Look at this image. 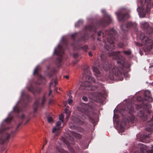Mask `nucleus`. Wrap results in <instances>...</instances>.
I'll use <instances>...</instances> for the list:
<instances>
[{
  "mask_svg": "<svg viewBox=\"0 0 153 153\" xmlns=\"http://www.w3.org/2000/svg\"><path fill=\"white\" fill-rule=\"evenodd\" d=\"M120 53L119 51H114L108 54L109 56H113L114 59H118L117 62V67L114 66L113 63L109 62L108 57H106L104 54H102L101 63L96 62L95 66L93 67V71L95 76L98 77L100 75V72L98 69V67L100 70L103 69L105 71L109 70L110 74L109 77L111 79H114V76H115L120 78V80H122L123 79V74L126 78H128V74L125 71L126 70L128 71V69L130 66V64L126 61L124 57L120 55Z\"/></svg>",
  "mask_w": 153,
  "mask_h": 153,
  "instance_id": "nucleus-1",
  "label": "nucleus"
},
{
  "mask_svg": "<svg viewBox=\"0 0 153 153\" xmlns=\"http://www.w3.org/2000/svg\"><path fill=\"white\" fill-rule=\"evenodd\" d=\"M102 34L103 37V40L104 42H105V39H106L108 44H107L104 46V48L105 51V53L103 54L108 57L107 56H108V53H111V51L113 50L115 47L114 45V42L116 40L117 38V34L116 31L113 28L109 29L104 31H100L98 32L97 35L98 36H100Z\"/></svg>",
  "mask_w": 153,
  "mask_h": 153,
  "instance_id": "nucleus-2",
  "label": "nucleus"
},
{
  "mask_svg": "<svg viewBox=\"0 0 153 153\" xmlns=\"http://www.w3.org/2000/svg\"><path fill=\"white\" fill-rule=\"evenodd\" d=\"M83 76L85 77L86 79L88 81H85L82 83L80 85L79 89L82 90H88L91 91H95L97 89L98 87L92 85L90 82H91L94 83H96L94 78L91 77V74L89 70V67L86 66L83 69Z\"/></svg>",
  "mask_w": 153,
  "mask_h": 153,
  "instance_id": "nucleus-3",
  "label": "nucleus"
},
{
  "mask_svg": "<svg viewBox=\"0 0 153 153\" xmlns=\"http://www.w3.org/2000/svg\"><path fill=\"white\" fill-rule=\"evenodd\" d=\"M134 104L131 102L127 105V110L126 108L120 110V113L123 116L122 122L124 126L128 123H134Z\"/></svg>",
  "mask_w": 153,
  "mask_h": 153,
  "instance_id": "nucleus-4",
  "label": "nucleus"
},
{
  "mask_svg": "<svg viewBox=\"0 0 153 153\" xmlns=\"http://www.w3.org/2000/svg\"><path fill=\"white\" fill-rule=\"evenodd\" d=\"M68 48V42L66 41H63V45H58L57 49H55L54 51V53L58 55L59 57L56 59V62L60 64L62 62V56L64 52V48L66 49Z\"/></svg>",
  "mask_w": 153,
  "mask_h": 153,
  "instance_id": "nucleus-5",
  "label": "nucleus"
},
{
  "mask_svg": "<svg viewBox=\"0 0 153 153\" xmlns=\"http://www.w3.org/2000/svg\"><path fill=\"white\" fill-rule=\"evenodd\" d=\"M2 126V128H0V143L3 144L4 142L8 140L10 137V135L5 133L4 131L9 128H6L3 124L1 125Z\"/></svg>",
  "mask_w": 153,
  "mask_h": 153,
  "instance_id": "nucleus-6",
  "label": "nucleus"
},
{
  "mask_svg": "<svg viewBox=\"0 0 153 153\" xmlns=\"http://www.w3.org/2000/svg\"><path fill=\"white\" fill-rule=\"evenodd\" d=\"M137 115L141 117V119L143 121L147 120L150 116L152 115L151 120L153 121V112L149 110H146L143 111H140L138 112Z\"/></svg>",
  "mask_w": 153,
  "mask_h": 153,
  "instance_id": "nucleus-7",
  "label": "nucleus"
},
{
  "mask_svg": "<svg viewBox=\"0 0 153 153\" xmlns=\"http://www.w3.org/2000/svg\"><path fill=\"white\" fill-rule=\"evenodd\" d=\"M116 14L118 19L120 21L124 22L129 17V15L126 10H123L116 12Z\"/></svg>",
  "mask_w": 153,
  "mask_h": 153,
  "instance_id": "nucleus-8",
  "label": "nucleus"
},
{
  "mask_svg": "<svg viewBox=\"0 0 153 153\" xmlns=\"http://www.w3.org/2000/svg\"><path fill=\"white\" fill-rule=\"evenodd\" d=\"M65 139H63V141L67 144L69 150L71 152H74V150L72 147L70 146V144H74V139L73 137L70 135H68Z\"/></svg>",
  "mask_w": 153,
  "mask_h": 153,
  "instance_id": "nucleus-9",
  "label": "nucleus"
},
{
  "mask_svg": "<svg viewBox=\"0 0 153 153\" xmlns=\"http://www.w3.org/2000/svg\"><path fill=\"white\" fill-rule=\"evenodd\" d=\"M112 21L111 17L109 15H106L98 22V24L102 26H105L110 23Z\"/></svg>",
  "mask_w": 153,
  "mask_h": 153,
  "instance_id": "nucleus-10",
  "label": "nucleus"
},
{
  "mask_svg": "<svg viewBox=\"0 0 153 153\" xmlns=\"http://www.w3.org/2000/svg\"><path fill=\"white\" fill-rule=\"evenodd\" d=\"M40 98L36 99L33 105V108L34 109V112H36L37 110L38 105H40L42 108L43 107L46 101V98L45 96H44L42 100L41 103L39 102Z\"/></svg>",
  "mask_w": 153,
  "mask_h": 153,
  "instance_id": "nucleus-11",
  "label": "nucleus"
},
{
  "mask_svg": "<svg viewBox=\"0 0 153 153\" xmlns=\"http://www.w3.org/2000/svg\"><path fill=\"white\" fill-rule=\"evenodd\" d=\"M78 109L84 114L88 115V113L92 110V108L87 104L83 103L82 104L81 107L78 108Z\"/></svg>",
  "mask_w": 153,
  "mask_h": 153,
  "instance_id": "nucleus-12",
  "label": "nucleus"
},
{
  "mask_svg": "<svg viewBox=\"0 0 153 153\" xmlns=\"http://www.w3.org/2000/svg\"><path fill=\"white\" fill-rule=\"evenodd\" d=\"M133 23L131 22H128L126 25L123 24L120 26L122 30L124 32H126L129 29L133 27Z\"/></svg>",
  "mask_w": 153,
  "mask_h": 153,
  "instance_id": "nucleus-13",
  "label": "nucleus"
},
{
  "mask_svg": "<svg viewBox=\"0 0 153 153\" xmlns=\"http://www.w3.org/2000/svg\"><path fill=\"white\" fill-rule=\"evenodd\" d=\"M28 91L31 92L33 94L35 93H39L41 91V88L39 87H36V88H34L31 85H30L27 87Z\"/></svg>",
  "mask_w": 153,
  "mask_h": 153,
  "instance_id": "nucleus-14",
  "label": "nucleus"
},
{
  "mask_svg": "<svg viewBox=\"0 0 153 153\" xmlns=\"http://www.w3.org/2000/svg\"><path fill=\"white\" fill-rule=\"evenodd\" d=\"M144 100L150 102L153 101L152 98L151 96L150 91L149 90L145 91L144 93Z\"/></svg>",
  "mask_w": 153,
  "mask_h": 153,
  "instance_id": "nucleus-15",
  "label": "nucleus"
},
{
  "mask_svg": "<svg viewBox=\"0 0 153 153\" xmlns=\"http://www.w3.org/2000/svg\"><path fill=\"white\" fill-rule=\"evenodd\" d=\"M85 32L93 31L95 32L97 30V27L92 24L86 26L85 28Z\"/></svg>",
  "mask_w": 153,
  "mask_h": 153,
  "instance_id": "nucleus-16",
  "label": "nucleus"
},
{
  "mask_svg": "<svg viewBox=\"0 0 153 153\" xmlns=\"http://www.w3.org/2000/svg\"><path fill=\"white\" fill-rule=\"evenodd\" d=\"M137 137L138 139H140L141 142H146L144 141L146 138H149V135H141L140 134H138L137 135Z\"/></svg>",
  "mask_w": 153,
  "mask_h": 153,
  "instance_id": "nucleus-17",
  "label": "nucleus"
},
{
  "mask_svg": "<svg viewBox=\"0 0 153 153\" xmlns=\"http://www.w3.org/2000/svg\"><path fill=\"white\" fill-rule=\"evenodd\" d=\"M140 39L142 40V42L146 43L149 41V39L147 37L145 36V35L144 33H142L140 35Z\"/></svg>",
  "mask_w": 153,
  "mask_h": 153,
  "instance_id": "nucleus-18",
  "label": "nucleus"
},
{
  "mask_svg": "<svg viewBox=\"0 0 153 153\" xmlns=\"http://www.w3.org/2000/svg\"><path fill=\"white\" fill-rule=\"evenodd\" d=\"M72 119L73 121L75 123H78V124L82 125L83 124V122L79 118L73 116L72 117Z\"/></svg>",
  "mask_w": 153,
  "mask_h": 153,
  "instance_id": "nucleus-19",
  "label": "nucleus"
},
{
  "mask_svg": "<svg viewBox=\"0 0 153 153\" xmlns=\"http://www.w3.org/2000/svg\"><path fill=\"white\" fill-rule=\"evenodd\" d=\"M89 38L88 34L86 32H85L83 36H81V37L79 39V41H85L87 40Z\"/></svg>",
  "mask_w": 153,
  "mask_h": 153,
  "instance_id": "nucleus-20",
  "label": "nucleus"
},
{
  "mask_svg": "<svg viewBox=\"0 0 153 153\" xmlns=\"http://www.w3.org/2000/svg\"><path fill=\"white\" fill-rule=\"evenodd\" d=\"M70 128L71 129H75L77 131L80 132H82L84 131L83 129L81 127H77L75 126H71Z\"/></svg>",
  "mask_w": 153,
  "mask_h": 153,
  "instance_id": "nucleus-21",
  "label": "nucleus"
},
{
  "mask_svg": "<svg viewBox=\"0 0 153 153\" xmlns=\"http://www.w3.org/2000/svg\"><path fill=\"white\" fill-rule=\"evenodd\" d=\"M149 127H146V129L150 132H153V128H152V126H153V123L151 121H149Z\"/></svg>",
  "mask_w": 153,
  "mask_h": 153,
  "instance_id": "nucleus-22",
  "label": "nucleus"
},
{
  "mask_svg": "<svg viewBox=\"0 0 153 153\" xmlns=\"http://www.w3.org/2000/svg\"><path fill=\"white\" fill-rule=\"evenodd\" d=\"M138 147L142 152L146 150L147 148V147L146 145L142 143L139 144Z\"/></svg>",
  "mask_w": 153,
  "mask_h": 153,
  "instance_id": "nucleus-23",
  "label": "nucleus"
},
{
  "mask_svg": "<svg viewBox=\"0 0 153 153\" xmlns=\"http://www.w3.org/2000/svg\"><path fill=\"white\" fill-rule=\"evenodd\" d=\"M149 25L148 23L147 22L142 21L141 22V26L144 29L147 28L149 27Z\"/></svg>",
  "mask_w": 153,
  "mask_h": 153,
  "instance_id": "nucleus-24",
  "label": "nucleus"
},
{
  "mask_svg": "<svg viewBox=\"0 0 153 153\" xmlns=\"http://www.w3.org/2000/svg\"><path fill=\"white\" fill-rule=\"evenodd\" d=\"M33 75H36L37 76H38L39 78H42V76L39 74V69L38 68H36L34 70L33 73Z\"/></svg>",
  "mask_w": 153,
  "mask_h": 153,
  "instance_id": "nucleus-25",
  "label": "nucleus"
},
{
  "mask_svg": "<svg viewBox=\"0 0 153 153\" xmlns=\"http://www.w3.org/2000/svg\"><path fill=\"white\" fill-rule=\"evenodd\" d=\"M65 113L66 114V118L67 119H68L70 115V114L71 113V112L70 110H69L68 108L67 107H66L65 109L64 110Z\"/></svg>",
  "mask_w": 153,
  "mask_h": 153,
  "instance_id": "nucleus-26",
  "label": "nucleus"
},
{
  "mask_svg": "<svg viewBox=\"0 0 153 153\" xmlns=\"http://www.w3.org/2000/svg\"><path fill=\"white\" fill-rule=\"evenodd\" d=\"M71 134L72 135L77 137L78 139H80L81 138V136L80 134L78 133H76L74 131H72L71 132Z\"/></svg>",
  "mask_w": 153,
  "mask_h": 153,
  "instance_id": "nucleus-27",
  "label": "nucleus"
},
{
  "mask_svg": "<svg viewBox=\"0 0 153 153\" xmlns=\"http://www.w3.org/2000/svg\"><path fill=\"white\" fill-rule=\"evenodd\" d=\"M123 53L125 55L129 56L131 54V51L130 50H125L123 51Z\"/></svg>",
  "mask_w": 153,
  "mask_h": 153,
  "instance_id": "nucleus-28",
  "label": "nucleus"
},
{
  "mask_svg": "<svg viewBox=\"0 0 153 153\" xmlns=\"http://www.w3.org/2000/svg\"><path fill=\"white\" fill-rule=\"evenodd\" d=\"M12 118L11 117H8L6 118L4 120V123L5 124H9L12 120Z\"/></svg>",
  "mask_w": 153,
  "mask_h": 153,
  "instance_id": "nucleus-29",
  "label": "nucleus"
},
{
  "mask_svg": "<svg viewBox=\"0 0 153 153\" xmlns=\"http://www.w3.org/2000/svg\"><path fill=\"white\" fill-rule=\"evenodd\" d=\"M127 45V43H123L121 42L119 43L118 44V46L121 48H123L124 47L126 46Z\"/></svg>",
  "mask_w": 153,
  "mask_h": 153,
  "instance_id": "nucleus-30",
  "label": "nucleus"
},
{
  "mask_svg": "<svg viewBox=\"0 0 153 153\" xmlns=\"http://www.w3.org/2000/svg\"><path fill=\"white\" fill-rule=\"evenodd\" d=\"M83 22L82 20H79L78 22L75 24V27H79L81 25H82L83 24Z\"/></svg>",
  "mask_w": 153,
  "mask_h": 153,
  "instance_id": "nucleus-31",
  "label": "nucleus"
},
{
  "mask_svg": "<svg viewBox=\"0 0 153 153\" xmlns=\"http://www.w3.org/2000/svg\"><path fill=\"white\" fill-rule=\"evenodd\" d=\"M13 110L14 111L17 113H19L20 111V109L17 107H15L13 108Z\"/></svg>",
  "mask_w": 153,
  "mask_h": 153,
  "instance_id": "nucleus-32",
  "label": "nucleus"
},
{
  "mask_svg": "<svg viewBox=\"0 0 153 153\" xmlns=\"http://www.w3.org/2000/svg\"><path fill=\"white\" fill-rule=\"evenodd\" d=\"M77 35V33H75L73 34H72L71 35V37L72 39L74 40H75L76 39V37Z\"/></svg>",
  "mask_w": 153,
  "mask_h": 153,
  "instance_id": "nucleus-33",
  "label": "nucleus"
},
{
  "mask_svg": "<svg viewBox=\"0 0 153 153\" xmlns=\"http://www.w3.org/2000/svg\"><path fill=\"white\" fill-rule=\"evenodd\" d=\"M59 120H60L62 123L63 122L64 120V116L62 114L59 115Z\"/></svg>",
  "mask_w": 153,
  "mask_h": 153,
  "instance_id": "nucleus-34",
  "label": "nucleus"
},
{
  "mask_svg": "<svg viewBox=\"0 0 153 153\" xmlns=\"http://www.w3.org/2000/svg\"><path fill=\"white\" fill-rule=\"evenodd\" d=\"M88 48V45H85V46L82 47V49L85 51H86V50Z\"/></svg>",
  "mask_w": 153,
  "mask_h": 153,
  "instance_id": "nucleus-35",
  "label": "nucleus"
},
{
  "mask_svg": "<svg viewBox=\"0 0 153 153\" xmlns=\"http://www.w3.org/2000/svg\"><path fill=\"white\" fill-rule=\"evenodd\" d=\"M60 127L55 128L53 129L52 132L54 133L57 131H59L60 129Z\"/></svg>",
  "mask_w": 153,
  "mask_h": 153,
  "instance_id": "nucleus-36",
  "label": "nucleus"
},
{
  "mask_svg": "<svg viewBox=\"0 0 153 153\" xmlns=\"http://www.w3.org/2000/svg\"><path fill=\"white\" fill-rule=\"evenodd\" d=\"M79 56V55L77 53H75L73 54V57L74 58H77Z\"/></svg>",
  "mask_w": 153,
  "mask_h": 153,
  "instance_id": "nucleus-37",
  "label": "nucleus"
},
{
  "mask_svg": "<svg viewBox=\"0 0 153 153\" xmlns=\"http://www.w3.org/2000/svg\"><path fill=\"white\" fill-rule=\"evenodd\" d=\"M48 121L49 122H51L53 120V118L51 117H48L47 118Z\"/></svg>",
  "mask_w": 153,
  "mask_h": 153,
  "instance_id": "nucleus-38",
  "label": "nucleus"
},
{
  "mask_svg": "<svg viewBox=\"0 0 153 153\" xmlns=\"http://www.w3.org/2000/svg\"><path fill=\"white\" fill-rule=\"evenodd\" d=\"M82 99L85 101H87L88 99L87 97L84 96L82 97Z\"/></svg>",
  "mask_w": 153,
  "mask_h": 153,
  "instance_id": "nucleus-39",
  "label": "nucleus"
},
{
  "mask_svg": "<svg viewBox=\"0 0 153 153\" xmlns=\"http://www.w3.org/2000/svg\"><path fill=\"white\" fill-rule=\"evenodd\" d=\"M90 120L91 122L93 123H95V120L92 118H90Z\"/></svg>",
  "mask_w": 153,
  "mask_h": 153,
  "instance_id": "nucleus-40",
  "label": "nucleus"
},
{
  "mask_svg": "<svg viewBox=\"0 0 153 153\" xmlns=\"http://www.w3.org/2000/svg\"><path fill=\"white\" fill-rule=\"evenodd\" d=\"M61 124V122L60 121L57 122L56 123V125L57 126H59Z\"/></svg>",
  "mask_w": 153,
  "mask_h": 153,
  "instance_id": "nucleus-41",
  "label": "nucleus"
},
{
  "mask_svg": "<svg viewBox=\"0 0 153 153\" xmlns=\"http://www.w3.org/2000/svg\"><path fill=\"white\" fill-rule=\"evenodd\" d=\"M68 103L71 105L73 102V100L72 99H69L68 100Z\"/></svg>",
  "mask_w": 153,
  "mask_h": 153,
  "instance_id": "nucleus-42",
  "label": "nucleus"
},
{
  "mask_svg": "<svg viewBox=\"0 0 153 153\" xmlns=\"http://www.w3.org/2000/svg\"><path fill=\"white\" fill-rule=\"evenodd\" d=\"M51 72H52V73L53 74H52L51 73L49 74H48V75L50 77H51L53 75V74L55 73L54 71H51Z\"/></svg>",
  "mask_w": 153,
  "mask_h": 153,
  "instance_id": "nucleus-43",
  "label": "nucleus"
},
{
  "mask_svg": "<svg viewBox=\"0 0 153 153\" xmlns=\"http://www.w3.org/2000/svg\"><path fill=\"white\" fill-rule=\"evenodd\" d=\"M26 97L27 99V100H29L30 98V95L28 94L26 95Z\"/></svg>",
  "mask_w": 153,
  "mask_h": 153,
  "instance_id": "nucleus-44",
  "label": "nucleus"
},
{
  "mask_svg": "<svg viewBox=\"0 0 153 153\" xmlns=\"http://www.w3.org/2000/svg\"><path fill=\"white\" fill-rule=\"evenodd\" d=\"M54 83L55 84L54 86H55L57 84V79H54Z\"/></svg>",
  "mask_w": 153,
  "mask_h": 153,
  "instance_id": "nucleus-45",
  "label": "nucleus"
},
{
  "mask_svg": "<svg viewBox=\"0 0 153 153\" xmlns=\"http://www.w3.org/2000/svg\"><path fill=\"white\" fill-rule=\"evenodd\" d=\"M25 115H24L23 114H22L21 116V118L22 120L24 119L25 118Z\"/></svg>",
  "mask_w": 153,
  "mask_h": 153,
  "instance_id": "nucleus-46",
  "label": "nucleus"
},
{
  "mask_svg": "<svg viewBox=\"0 0 153 153\" xmlns=\"http://www.w3.org/2000/svg\"><path fill=\"white\" fill-rule=\"evenodd\" d=\"M96 49V46L95 45L91 47V49L93 50H95Z\"/></svg>",
  "mask_w": 153,
  "mask_h": 153,
  "instance_id": "nucleus-47",
  "label": "nucleus"
},
{
  "mask_svg": "<svg viewBox=\"0 0 153 153\" xmlns=\"http://www.w3.org/2000/svg\"><path fill=\"white\" fill-rule=\"evenodd\" d=\"M88 55L90 56H93V54L91 51L89 52L88 53Z\"/></svg>",
  "mask_w": 153,
  "mask_h": 153,
  "instance_id": "nucleus-48",
  "label": "nucleus"
},
{
  "mask_svg": "<svg viewBox=\"0 0 153 153\" xmlns=\"http://www.w3.org/2000/svg\"><path fill=\"white\" fill-rule=\"evenodd\" d=\"M47 141L46 140H45V143H44V144L43 145L42 149H43V148L44 146L47 144Z\"/></svg>",
  "mask_w": 153,
  "mask_h": 153,
  "instance_id": "nucleus-49",
  "label": "nucleus"
},
{
  "mask_svg": "<svg viewBox=\"0 0 153 153\" xmlns=\"http://www.w3.org/2000/svg\"><path fill=\"white\" fill-rule=\"evenodd\" d=\"M63 77L67 79H68L69 78V76H64Z\"/></svg>",
  "mask_w": 153,
  "mask_h": 153,
  "instance_id": "nucleus-50",
  "label": "nucleus"
},
{
  "mask_svg": "<svg viewBox=\"0 0 153 153\" xmlns=\"http://www.w3.org/2000/svg\"><path fill=\"white\" fill-rule=\"evenodd\" d=\"M21 124L22 123H19L17 126V128H16V129H18V128L20 126V125H21Z\"/></svg>",
  "mask_w": 153,
  "mask_h": 153,
  "instance_id": "nucleus-51",
  "label": "nucleus"
},
{
  "mask_svg": "<svg viewBox=\"0 0 153 153\" xmlns=\"http://www.w3.org/2000/svg\"><path fill=\"white\" fill-rule=\"evenodd\" d=\"M68 95L69 96V97L70 98H71L72 97L71 96V93H70V92H69L68 94Z\"/></svg>",
  "mask_w": 153,
  "mask_h": 153,
  "instance_id": "nucleus-52",
  "label": "nucleus"
},
{
  "mask_svg": "<svg viewBox=\"0 0 153 153\" xmlns=\"http://www.w3.org/2000/svg\"><path fill=\"white\" fill-rule=\"evenodd\" d=\"M150 29V32L149 33V34H150V33H152V30L151 29Z\"/></svg>",
  "mask_w": 153,
  "mask_h": 153,
  "instance_id": "nucleus-53",
  "label": "nucleus"
},
{
  "mask_svg": "<svg viewBox=\"0 0 153 153\" xmlns=\"http://www.w3.org/2000/svg\"><path fill=\"white\" fill-rule=\"evenodd\" d=\"M92 94H92L93 95V97H94V93H92Z\"/></svg>",
  "mask_w": 153,
  "mask_h": 153,
  "instance_id": "nucleus-54",
  "label": "nucleus"
},
{
  "mask_svg": "<svg viewBox=\"0 0 153 153\" xmlns=\"http://www.w3.org/2000/svg\"><path fill=\"white\" fill-rule=\"evenodd\" d=\"M97 40H99H99H100V38L98 37V38H97Z\"/></svg>",
  "mask_w": 153,
  "mask_h": 153,
  "instance_id": "nucleus-55",
  "label": "nucleus"
},
{
  "mask_svg": "<svg viewBox=\"0 0 153 153\" xmlns=\"http://www.w3.org/2000/svg\"><path fill=\"white\" fill-rule=\"evenodd\" d=\"M149 107L150 108H151L152 107V106L151 105H149Z\"/></svg>",
  "mask_w": 153,
  "mask_h": 153,
  "instance_id": "nucleus-56",
  "label": "nucleus"
},
{
  "mask_svg": "<svg viewBox=\"0 0 153 153\" xmlns=\"http://www.w3.org/2000/svg\"><path fill=\"white\" fill-rule=\"evenodd\" d=\"M51 90H50V91H49V93H50V94H51Z\"/></svg>",
  "mask_w": 153,
  "mask_h": 153,
  "instance_id": "nucleus-57",
  "label": "nucleus"
},
{
  "mask_svg": "<svg viewBox=\"0 0 153 153\" xmlns=\"http://www.w3.org/2000/svg\"><path fill=\"white\" fill-rule=\"evenodd\" d=\"M99 94L100 95H102V94H101V93H100V92L99 93Z\"/></svg>",
  "mask_w": 153,
  "mask_h": 153,
  "instance_id": "nucleus-58",
  "label": "nucleus"
},
{
  "mask_svg": "<svg viewBox=\"0 0 153 153\" xmlns=\"http://www.w3.org/2000/svg\"><path fill=\"white\" fill-rule=\"evenodd\" d=\"M51 94H50V93H49V96H50V95Z\"/></svg>",
  "mask_w": 153,
  "mask_h": 153,
  "instance_id": "nucleus-59",
  "label": "nucleus"
},
{
  "mask_svg": "<svg viewBox=\"0 0 153 153\" xmlns=\"http://www.w3.org/2000/svg\"><path fill=\"white\" fill-rule=\"evenodd\" d=\"M151 43H152V44L153 43V42H152Z\"/></svg>",
  "mask_w": 153,
  "mask_h": 153,
  "instance_id": "nucleus-60",
  "label": "nucleus"
}]
</instances>
